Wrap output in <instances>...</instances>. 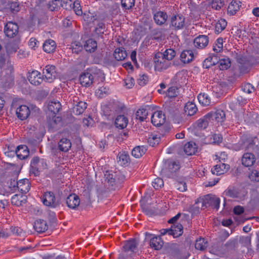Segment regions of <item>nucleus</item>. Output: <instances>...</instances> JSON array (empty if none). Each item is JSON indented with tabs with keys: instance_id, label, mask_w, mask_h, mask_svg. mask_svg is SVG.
<instances>
[{
	"instance_id": "1",
	"label": "nucleus",
	"mask_w": 259,
	"mask_h": 259,
	"mask_svg": "<svg viewBox=\"0 0 259 259\" xmlns=\"http://www.w3.org/2000/svg\"><path fill=\"white\" fill-rule=\"evenodd\" d=\"M61 109V105L59 102L52 101L48 105V110L50 112L49 116H51L52 118H49L48 120V125L52 128H54L55 126L61 120V117L57 116L56 114L59 112Z\"/></svg>"
},
{
	"instance_id": "2",
	"label": "nucleus",
	"mask_w": 259,
	"mask_h": 259,
	"mask_svg": "<svg viewBox=\"0 0 259 259\" xmlns=\"http://www.w3.org/2000/svg\"><path fill=\"white\" fill-rule=\"evenodd\" d=\"M154 68L156 71L162 72L171 66V62L167 60L162 56V53L158 52L153 57Z\"/></svg>"
},
{
	"instance_id": "3",
	"label": "nucleus",
	"mask_w": 259,
	"mask_h": 259,
	"mask_svg": "<svg viewBox=\"0 0 259 259\" xmlns=\"http://www.w3.org/2000/svg\"><path fill=\"white\" fill-rule=\"evenodd\" d=\"M12 71L13 69L10 67L1 72L0 76L1 82L5 88L9 87L13 82L14 76Z\"/></svg>"
},
{
	"instance_id": "4",
	"label": "nucleus",
	"mask_w": 259,
	"mask_h": 259,
	"mask_svg": "<svg viewBox=\"0 0 259 259\" xmlns=\"http://www.w3.org/2000/svg\"><path fill=\"white\" fill-rule=\"evenodd\" d=\"M42 73L45 79L49 82H53L57 76L56 67L52 65H47L43 69Z\"/></svg>"
},
{
	"instance_id": "5",
	"label": "nucleus",
	"mask_w": 259,
	"mask_h": 259,
	"mask_svg": "<svg viewBox=\"0 0 259 259\" xmlns=\"http://www.w3.org/2000/svg\"><path fill=\"white\" fill-rule=\"evenodd\" d=\"M220 199L218 197L212 195H206L202 202V207L212 206L218 209L220 206Z\"/></svg>"
},
{
	"instance_id": "6",
	"label": "nucleus",
	"mask_w": 259,
	"mask_h": 259,
	"mask_svg": "<svg viewBox=\"0 0 259 259\" xmlns=\"http://www.w3.org/2000/svg\"><path fill=\"white\" fill-rule=\"evenodd\" d=\"M42 202L44 205L54 208L59 205L58 201L56 200L54 193L50 191L44 193Z\"/></svg>"
},
{
	"instance_id": "7",
	"label": "nucleus",
	"mask_w": 259,
	"mask_h": 259,
	"mask_svg": "<svg viewBox=\"0 0 259 259\" xmlns=\"http://www.w3.org/2000/svg\"><path fill=\"white\" fill-rule=\"evenodd\" d=\"M18 29L16 23L10 21L6 24L4 32L8 37L13 38L18 34Z\"/></svg>"
},
{
	"instance_id": "8",
	"label": "nucleus",
	"mask_w": 259,
	"mask_h": 259,
	"mask_svg": "<svg viewBox=\"0 0 259 259\" xmlns=\"http://www.w3.org/2000/svg\"><path fill=\"white\" fill-rule=\"evenodd\" d=\"M170 24L175 29H181L185 26V18L182 15L174 16L171 18Z\"/></svg>"
},
{
	"instance_id": "9",
	"label": "nucleus",
	"mask_w": 259,
	"mask_h": 259,
	"mask_svg": "<svg viewBox=\"0 0 259 259\" xmlns=\"http://www.w3.org/2000/svg\"><path fill=\"white\" fill-rule=\"evenodd\" d=\"M165 117L161 111H155L151 116V122L156 126H159L165 122Z\"/></svg>"
},
{
	"instance_id": "10",
	"label": "nucleus",
	"mask_w": 259,
	"mask_h": 259,
	"mask_svg": "<svg viewBox=\"0 0 259 259\" xmlns=\"http://www.w3.org/2000/svg\"><path fill=\"white\" fill-rule=\"evenodd\" d=\"M80 84L85 87L90 86L94 81L93 75L89 72H84L79 77Z\"/></svg>"
},
{
	"instance_id": "11",
	"label": "nucleus",
	"mask_w": 259,
	"mask_h": 259,
	"mask_svg": "<svg viewBox=\"0 0 259 259\" xmlns=\"http://www.w3.org/2000/svg\"><path fill=\"white\" fill-rule=\"evenodd\" d=\"M255 161L256 158L254 155L250 152L244 153L242 158V163L246 167L252 166Z\"/></svg>"
},
{
	"instance_id": "12",
	"label": "nucleus",
	"mask_w": 259,
	"mask_h": 259,
	"mask_svg": "<svg viewBox=\"0 0 259 259\" xmlns=\"http://www.w3.org/2000/svg\"><path fill=\"white\" fill-rule=\"evenodd\" d=\"M16 187L22 193H27L30 188L29 180L27 179L20 180L16 182Z\"/></svg>"
},
{
	"instance_id": "13",
	"label": "nucleus",
	"mask_w": 259,
	"mask_h": 259,
	"mask_svg": "<svg viewBox=\"0 0 259 259\" xmlns=\"http://www.w3.org/2000/svg\"><path fill=\"white\" fill-rule=\"evenodd\" d=\"M28 80L32 84L38 85L42 82L43 78L40 73L37 71H33L29 74Z\"/></svg>"
},
{
	"instance_id": "14",
	"label": "nucleus",
	"mask_w": 259,
	"mask_h": 259,
	"mask_svg": "<svg viewBox=\"0 0 259 259\" xmlns=\"http://www.w3.org/2000/svg\"><path fill=\"white\" fill-rule=\"evenodd\" d=\"M208 41V38L206 35H199L194 39V45L198 49H203L207 46Z\"/></svg>"
},
{
	"instance_id": "15",
	"label": "nucleus",
	"mask_w": 259,
	"mask_h": 259,
	"mask_svg": "<svg viewBox=\"0 0 259 259\" xmlns=\"http://www.w3.org/2000/svg\"><path fill=\"white\" fill-rule=\"evenodd\" d=\"M229 168V165L221 162L215 165L211 169V172L213 175L219 176L227 172Z\"/></svg>"
},
{
	"instance_id": "16",
	"label": "nucleus",
	"mask_w": 259,
	"mask_h": 259,
	"mask_svg": "<svg viewBox=\"0 0 259 259\" xmlns=\"http://www.w3.org/2000/svg\"><path fill=\"white\" fill-rule=\"evenodd\" d=\"M80 200L79 197L75 194H70L66 199V204L70 208L74 209L79 205Z\"/></svg>"
},
{
	"instance_id": "17",
	"label": "nucleus",
	"mask_w": 259,
	"mask_h": 259,
	"mask_svg": "<svg viewBox=\"0 0 259 259\" xmlns=\"http://www.w3.org/2000/svg\"><path fill=\"white\" fill-rule=\"evenodd\" d=\"M29 108L26 105H21L16 110V114L20 119H26L30 114Z\"/></svg>"
},
{
	"instance_id": "18",
	"label": "nucleus",
	"mask_w": 259,
	"mask_h": 259,
	"mask_svg": "<svg viewBox=\"0 0 259 259\" xmlns=\"http://www.w3.org/2000/svg\"><path fill=\"white\" fill-rule=\"evenodd\" d=\"M194 54L192 50H188L183 51L180 55L181 60L184 63H189L194 58Z\"/></svg>"
},
{
	"instance_id": "19",
	"label": "nucleus",
	"mask_w": 259,
	"mask_h": 259,
	"mask_svg": "<svg viewBox=\"0 0 259 259\" xmlns=\"http://www.w3.org/2000/svg\"><path fill=\"white\" fill-rule=\"evenodd\" d=\"M16 154L20 159H24L28 156L29 151L26 145H20L17 147Z\"/></svg>"
},
{
	"instance_id": "20",
	"label": "nucleus",
	"mask_w": 259,
	"mask_h": 259,
	"mask_svg": "<svg viewBox=\"0 0 259 259\" xmlns=\"http://www.w3.org/2000/svg\"><path fill=\"white\" fill-rule=\"evenodd\" d=\"M71 147V143L67 138H62L58 142V148L60 151L66 152L69 151Z\"/></svg>"
},
{
	"instance_id": "21",
	"label": "nucleus",
	"mask_w": 259,
	"mask_h": 259,
	"mask_svg": "<svg viewBox=\"0 0 259 259\" xmlns=\"http://www.w3.org/2000/svg\"><path fill=\"white\" fill-rule=\"evenodd\" d=\"M240 0H232L228 7V13L233 15L240 9L241 7Z\"/></svg>"
},
{
	"instance_id": "22",
	"label": "nucleus",
	"mask_w": 259,
	"mask_h": 259,
	"mask_svg": "<svg viewBox=\"0 0 259 259\" xmlns=\"http://www.w3.org/2000/svg\"><path fill=\"white\" fill-rule=\"evenodd\" d=\"M208 114H211L210 117H209L210 119H215L218 122H223L226 118L224 111L220 109L217 110L214 113L211 112Z\"/></svg>"
},
{
	"instance_id": "23",
	"label": "nucleus",
	"mask_w": 259,
	"mask_h": 259,
	"mask_svg": "<svg viewBox=\"0 0 259 259\" xmlns=\"http://www.w3.org/2000/svg\"><path fill=\"white\" fill-rule=\"evenodd\" d=\"M130 241L126 240L121 248V251L119 254L118 259H130Z\"/></svg>"
},
{
	"instance_id": "24",
	"label": "nucleus",
	"mask_w": 259,
	"mask_h": 259,
	"mask_svg": "<svg viewBox=\"0 0 259 259\" xmlns=\"http://www.w3.org/2000/svg\"><path fill=\"white\" fill-rule=\"evenodd\" d=\"M56 48V44L52 39H47L44 43L43 50L47 53H51L54 52Z\"/></svg>"
},
{
	"instance_id": "25",
	"label": "nucleus",
	"mask_w": 259,
	"mask_h": 259,
	"mask_svg": "<svg viewBox=\"0 0 259 259\" xmlns=\"http://www.w3.org/2000/svg\"><path fill=\"white\" fill-rule=\"evenodd\" d=\"M197 146L192 142H188L184 145V150L187 155L195 154L197 151Z\"/></svg>"
},
{
	"instance_id": "26",
	"label": "nucleus",
	"mask_w": 259,
	"mask_h": 259,
	"mask_svg": "<svg viewBox=\"0 0 259 259\" xmlns=\"http://www.w3.org/2000/svg\"><path fill=\"white\" fill-rule=\"evenodd\" d=\"M256 140L255 138H249L245 140H242V144L241 145V149H246L248 150H254L255 149V142Z\"/></svg>"
},
{
	"instance_id": "27",
	"label": "nucleus",
	"mask_w": 259,
	"mask_h": 259,
	"mask_svg": "<svg viewBox=\"0 0 259 259\" xmlns=\"http://www.w3.org/2000/svg\"><path fill=\"white\" fill-rule=\"evenodd\" d=\"M34 228L38 233H42L48 230L47 222L43 220H36L34 224Z\"/></svg>"
},
{
	"instance_id": "28",
	"label": "nucleus",
	"mask_w": 259,
	"mask_h": 259,
	"mask_svg": "<svg viewBox=\"0 0 259 259\" xmlns=\"http://www.w3.org/2000/svg\"><path fill=\"white\" fill-rule=\"evenodd\" d=\"M167 19V14L162 11H158L154 15V20L155 23L158 25L164 24Z\"/></svg>"
},
{
	"instance_id": "29",
	"label": "nucleus",
	"mask_w": 259,
	"mask_h": 259,
	"mask_svg": "<svg viewBox=\"0 0 259 259\" xmlns=\"http://www.w3.org/2000/svg\"><path fill=\"white\" fill-rule=\"evenodd\" d=\"M87 104L85 102L79 101L73 107L72 112L75 115H80L83 113L87 108Z\"/></svg>"
},
{
	"instance_id": "30",
	"label": "nucleus",
	"mask_w": 259,
	"mask_h": 259,
	"mask_svg": "<svg viewBox=\"0 0 259 259\" xmlns=\"http://www.w3.org/2000/svg\"><path fill=\"white\" fill-rule=\"evenodd\" d=\"M117 157L118 158V162L120 165L123 166H128L130 156L127 152H120Z\"/></svg>"
},
{
	"instance_id": "31",
	"label": "nucleus",
	"mask_w": 259,
	"mask_h": 259,
	"mask_svg": "<svg viewBox=\"0 0 259 259\" xmlns=\"http://www.w3.org/2000/svg\"><path fill=\"white\" fill-rule=\"evenodd\" d=\"M128 123V118L124 115L118 116L115 120V125L116 127L123 129L125 127Z\"/></svg>"
},
{
	"instance_id": "32",
	"label": "nucleus",
	"mask_w": 259,
	"mask_h": 259,
	"mask_svg": "<svg viewBox=\"0 0 259 259\" xmlns=\"http://www.w3.org/2000/svg\"><path fill=\"white\" fill-rule=\"evenodd\" d=\"M150 245L155 250H159L163 245V241L160 237L155 236L151 239Z\"/></svg>"
},
{
	"instance_id": "33",
	"label": "nucleus",
	"mask_w": 259,
	"mask_h": 259,
	"mask_svg": "<svg viewBox=\"0 0 259 259\" xmlns=\"http://www.w3.org/2000/svg\"><path fill=\"white\" fill-rule=\"evenodd\" d=\"M171 234L174 238H177L181 236L183 232V227L181 224H174L171 228Z\"/></svg>"
},
{
	"instance_id": "34",
	"label": "nucleus",
	"mask_w": 259,
	"mask_h": 259,
	"mask_svg": "<svg viewBox=\"0 0 259 259\" xmlns=\"http://www.w3.org/2000/svg\"><path fill=\"white\" fill-rule=\"evenodd\" d=\"M219 62L218 56L215 55H211L205 59L203 62V66L206 68L215 65Z\"/></svg>"
},
{
	"instance_id": "35",
	"label": "nucleus",
	"mask_w": 259,
	"mask_h": 259,
	"mask_svg": "<svg viewBox=\"0 0 259 259\" xmlns=\"http://www.w3.org/2000/svg\"><path fill=\"white\" fill-rule=\"evenodd\" d=\"M113 56L117 61L124 60L127 57V53L124 48H117L115 50Z\"/></svg>"
},
{
	"instance_id": "36",
	"label": "nucleus",
	"mask_w": 259,
	"mask_h": 259,
	"mask_svg": "<svg viewBox=\"0 0 259 259\" xmlns=\"http://www.w3.org/2000/svg\"><path fill=\"white\" fill-rule=\"evenodd\" d=\"M84 48L87 52H94L97 48V42L92 38L89 39L85 41Z\"/></svg>"
},
{
	"instance_id": "37",
	"label": "nucleus",
	"mask_w": 259,
	"mask_h": 259,
	"mask_svg": "<svg viewBox=\"0 0 259 259\" xmlns=\"http://www.w3.org/2000/svg\"><path fill=\"white\" fill-rule=\"evenodd\" d=\"M165 166L167 167L170 172H174L180 169L179 162L175 161L167 160L165 162Z\"/></svg>"
},
{
	"instance_id": "38",
	"label": "nucleus",
	"mask_w": 259,
	"mask_h": 259,
	"mask_svg": "<svg viewBox=\"0 0 259 259\" xmlns=\"http://www.w3.org/2000/svg\"><path fill=\"white\" fill-rule=\"evenodd\" d=\"M184 110L187 114L192 116L196 112L197 108L195 104L192 102H188L186 104Z\"/></svg>"
},
{
	"instance_id": "39",
	"label": "nucleus",
	"mask_w": 259,
	"mask_h": 259,
	"mask_svg": "<svg viewBox=\"0 0 259 259\" xmlns=\"http://www.w3.org/2000/svg\"><path fill=\"white\" fill-rule=\"evenodd\" d=\"M199 102L203 106H208L210 104V98L205 93H200L197 97Z\"/></svg>"
},
{
	"instance_id": "40",
	"label": "nucleus",
	"mask_w": 259,
	"mask_h": 259,
	"mask_svg": "<svg viewBox=\"0 0 259 259\" xmlns=\"http://www.w3.org/2000/svg\"><path fill=\"white\" fill-rule=\"evenodd\" d=\"M146 150L144 146H137L132 150V154L135 158H138L145 153Z\"/></svg>"
},
{
	"instance_id": "41",
	"label": "nucleus",
	"mask_w": 259,
	"mask_h": 259,
	"mask_svg": "<svg viewBox=\"0 0 259 259\" xmlns=\"http://www.w3.org/2000/svg\"><path fill=\"white\" fill-rule=\"evenodd\" d=\"M69 8H73L74 11L77 15L80 16L82 14V10L80 7V3L78 1H75L73 4H72L71 0H69Z\"/></svg>"
},
{
	"instance_id": "42",
	"label": "nucleus",
	"mask_w": 259,
	"mask_h": 259,
	"mask_svg": "<svg viewBox=\"0 0 259 259\" xmlns=\"http://www.w3.org/2000/svg\"><path fill=\"white\" fill-rule=\"evenodd\" d=\"M195 246L197 250H203L207 246V242L204 238H200L196 240Z\"/></svg>"
},
{
	"instance_id": "43",
	"label": "nucleus",
	"mask_w": 259,
	"mask_h": 259,
	"mask_svg": "<svg viewBox=\"0 0 259 259\" xmlns=\"http://www.w3.org/2000/svg\"><path fill=\"white\" fill-rule=\"evenodd\" d=\"M227 22L224 19L219 20L215 24V31L220 33L222 32L227 26Z\"/></svg>"
},
{
	"instance_id": "44",
	"label": "nucleus",
	"mask_w": 259,
	"mask_h": 259,
	"mask_svg": "<svg viewBox=\"0 0 259 259\" xmlns=\"http://www.w3.org/2000/svg\"><path fill=\"white\" fill-rule=\"evenodd\" d=\"M7 53L9 55L12 54L17 52L19 49L18 45L17 43L11 42L8 43L6 46Z\"/></svg>"
},
{
	"instance_id": "45",
	"label": "nucleus",
	"mask_w": 259,
	"mask_h": 259,
	"mask_svg": "<svg viewBox=\"0 0 259 259\" xmlns=\"http://www.w3.org/2000/svg\"><path fill=\"white\" fill-rule=\"evenodd\" d=\"M210 116V114H207L203 118L199 119L197 122L198 127L201 128H206L208 124V121L210 120L209 117Z\"/></svg>"
},
{
	"instance_id": "46",
	"label": "nucleus",
	"mask_w": 259,
	"mask_h": 259,
	"mask_svg": "<svg viewBox=\"0 0 259 259\" xmlns=\"http://www.w3.org/2000/svg\"><path fill=\"white\" fill-rule=\"evenodd\" d=\"M162 56L167 60L171 62L176 56V52L173 49H168L162 53Z\"/></svg>"
},
{
	"instance_id": "47",
	"label": "nucleus",
	"mask_w": 259,
	"mask_h": 259,
	"mask_svg": "<svg viewBox=\"0 0 259 259\" xmlns=\"http://www.w3.org/2000/svg\"><path fill=\"white\" fill-rule=\"evenodd\" d=\"M219 62L221 70L227 69L230 66L231 61L227 57L220 59Z\"/></svg>"
},
{
	"instance_id": "48",
	"label": "nucleus",
	"mask_w": 259,
	"mask_h": 259,
	"mask_svg": "<svg viewBox=\"0 0 259 259\" xmlns=\"http://www.w3.org/2000/svg\"><path fill=\"white\" fill-rule=\"evenodd\" d=\"M148 115V112L144 108H140L136 113V117L137 119L140 121H143L146 119Z\"/></svg>"
},
{
	"instance_id": "49",
	"label": "nucleus",
	"mask_w": 259,
	"mask_h": 259,
	"mask_svg": "<svg viewBox=\"0 0 259 259\" xmlns=\"http://www.w3.org/2000/svg\"><path fill=\"white\" fill-rule=\"evenodd\" d=\"M61 5L64 6L60 0H53L49 3V8L51 11H54L57 10Z\"/></svg>"
},
{
	"instance_id": "50",
	"label": "nucleus",
	"mask_w": 259,
	"mask_h": 259,
	"mask_svg": "<svg viewBox=\"0 0 259 259\" xmlns=\"http://www.w3.org/2000/svg\"><path fill=\"white\" fill-rule=\"evenodd\" d=\"M223 47V39L219 38L217 39L213 47V50L217 53L220 52Z\"/></svg>"
},
{
	"instance_id": "51",
	"label": "nucleus",
	"mask_w": 259,
	"mask_h": 259,
	"mask_svg": "<svg viewBox=\"0 0 259 259\" xmlns=\"http://www.w3.org/2000/svg\"><path fill=\"white\" fill-rule=\"evenodd\" d=\"M226 196L231 198H238L239 197L238 192L234 188H228L225 191Z\"/></svg>"
},
{
	"instance_id": "52",
	"label": "nucleus",
	"mask_w": 259,
	"mask_h": 259,
	"mask_svg": "<svg viewBox=\"0 0 259 259\" xmlns=\"http://www.w3.org/2000/svg\"><path fill=\"white\" fill-rule=\"evenodd\" d=\"M224 5V0H213L211 3V7L216 10H219Z\"/></svg>"
},
{
	"instance_id": "53",
	"label": "nucleus",
	"mask_w": 259,
	"mask_h": 259,
	"mask_svg": "<svg viewBox=\"0 0 259 259\" xmlns=\"http://www.w3.org/2000/svg\"><path fill=\"white\" fill-rule=\"evenodd\" d=\"M178 94V89L176 87H171L167 90L166 96L170 98L175 97Z\"/></svg>"
},
{
	"instance_id": "54",
	"label": "nucleus",
	"mask_w": 259,
	"mask_h": 259,
	"mask_svg": "<svg viewBox=\"0 0 259 259\" xmlns=\"http://www.w3.org/2000/svg\"><path fill=\"white\" fill-rule=\"evenodd\" d=\"M105 176L106 178L105 181L107 182L109 185L113 186L115 184V179L113 174H109L107 171Z\"/></svg>"
},
{
	"instance_id": "55",
	"label": "nucleus",
	"mask_w": 259,
	"mask_h": 259,
	"mask_svg": "<svg viewBox=\"0 0 259 259\" xmlns=\"http://www.w3.org/2000/svg\"><path fill=\"white\" fill-rule=\"evenodd\" d=\"M239 242L244 246L249 247L251 244V236H241L240 237Z\"/></svg>"
},
{
	"instance_id": "56",
	"label": "nucleus",
	"mask_w": 259,
	"mask_h": 259,
	"mask_svg": "<svg viewBox=\"0 0 259 259\" xmlns=\"http://www.w3.org/2000/svg\"><path fill=\"white\" fill-rule=\"evenodd\" d=\"M152 185L155 189H158L163 186V181L160 178H157L152 182Z\"/></svg>"
},
{
	"instance_id": "57",
	"label": "nucleus",
	"mask_w": 259,
	"mask_h": 259,
	"mask_svg": "<svg viewBox=\"0 0 259 259\" xmlns=\"http://www.w3.org/2000/svg\"><path fill=\"white\" fill-rule=\"evenodd\" d=\"M71 49L73 53L78 54L82 50V47L79 42L75 41L72 44Z\"/></svg>"
},
{
	"instance_id": "58",
	"label": "nucleus",
	"mask_w": 259,
	"mask_h": 259,
	"mask_svg": "<svg viewBox=\"0 0 259 259\" xmlns=\"http://www.w3.org/2000/svg\"><path fill=\"white\" fill-rule=\"evenodd\" d=\"M148 140L150 145L154 146L155 145L158 144L160 138L156 135H152L149 137Z\"/></svg>"
},
{
	"instance_id": "59",
	"label": "nucleus",
	"mask_w": 259,
	"mask_h": 259,
	"mask_svg": "<svg viewBox=\"0 0 259 259\" xmlns=\"http://www.w3.org/2000/svg\"><path fill=\"white\" fill-rule=\"evenodd\" d=\"M209 252L217 256H221L223 253L221 247L218 246H212L211 248H209Z\"/></svg>"
},
{
	"instance_id": "60",
	"label": "nucleus",
	"mask_w": 259,
	"mask_h": 259,
	"mask_svg": "<svg viewBox=\"0 0 259 259\" xmlns=\"http://www.w3.org/2000/svg\"><path fill=\"white\" fill-rule=\"evenodd\" d=\"M148 81V78L147 75L145 74H142L140 75L138 79V83L140 85L143 86L145 85Z\"/></svg>"
},
{
	"instance_id": "61",
	"label": "nucleus",
	"mask_w": 259,
	"mask_h": 259,
	"mask_svg": "<svg viewBox=\"0 0 259 259\" xmlns=\"http://www.w3.org/2000/svg\"><path fill=\"white\" fill-rule=\"evenodd\" d=\"M249 178L252 181H259V171L254 170L249 175Z\"/></svg>"
},
{
	"instance_id": "62",
	"label": "nucleus",
	"mask_w": 259,
	"mask_h": 259,
	"mask_svg": "<svg viewBox=\"0 0 259 259\" xmlns=\"http://www.w3.org/2000/svg\"><path fill=\"white\" fill-rule=\"evenodd\" d=\"M22 202V200L19 199V195L17 194L14 195L11 198L12 204L16 206L21 205Z\"/></svg>"
},
{
	"instance_id": "63",
	"label": "nucleus",
	"mask_w": 259,
	"mask_h": 259,
	"mask_svg": "<svg viewBox=\"0 0 259 259\" xmlns=\"http://www.w3.org/2000/svg\"><path fill=\"white\" fill-rule=\"evenodd\" d=\"M176 187L178 190L181 192H184L187 190V185L184 182H178L176 183Z\"/></svg>"
},
{
	"instance_id": "64",
	"label": "nucleus",
	"mask_w": 259,
	"mask_h": 259,
	"mask_svg": "<svg viewBox=\"0 0 259 259\" xmlns=\"http://www.w3.org/2000/svg\"><path fill=\"white\" fill-rule=\"evenodd\" d=\"M242 90L245 93L250 94L254 90V89L250 83H246L242 87Z\"/></svg>"
}]
</instances>
